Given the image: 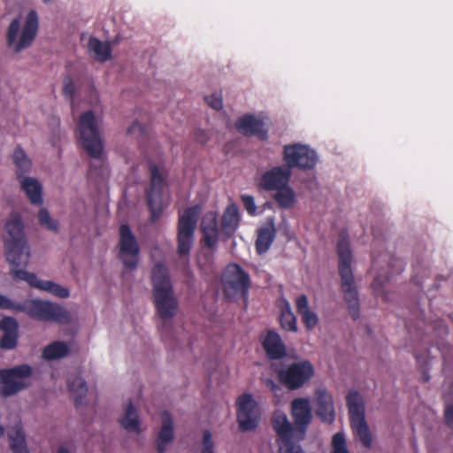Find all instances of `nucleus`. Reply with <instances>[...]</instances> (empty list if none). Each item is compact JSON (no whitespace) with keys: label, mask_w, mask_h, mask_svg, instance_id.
<instances>
[{"label":"nucleus","mask_w":453,"mask_h":453,"mask_svg":"<svg viewBox=\"0 0 453 453\" xmlns=\"http://www.w3.org/2000/svg\"><path fill=\"white\" fill-rule=\"evenodd\" d=\"M291 415L295 426L282 411H275L272 417L279 453H304L298 442L304 439L312 419L310 401L303 397L294 399L291 403Z\"/></svg>","instance_id":"f257e3e1"},{"label":"nucleus","mask_w":453,"mask_h":453,"mask_svg":"<svg viewBox=\"0 0 453 453\" xmlns=\"http://www.w3.org/2000/svg\"><path fill=\"white\" fill-rule=\"evenodd\" d=\"M78 132L82 147L88 156L93 159L100 161L98 165L95 162H90L88 173V177L96 176L104 178L108 174V169L105 162L103 160V140L98 130L96 116L92 111H87L80 116Z\"/></svg>","instance_id":"f03ea898"},{"label":"nucleus","mask_w":453,"mask_h":453,"mask_svg":"<svg viewBox=\"0 0 453 453\" xmlns=\"http://www.w3.org/2000/svg\"><path fill=\"white\" fill-rule=\"evenodd\" d=\"M339 256L338 271L341 277V289L350 317L357 320L360 317L359 295L351 269L352 254L348 235L341 232L337 242Z\"/></svg>","instance_id":"7ed1b4c3"},{"label":"nucleus","mask_w":453,"mask_h":453,"mask_svg":"<svg viewBox=\"0 0 453 453\" xmlns=\"http://www.w3.org/2000/svg\"><path fill=\"white\" fill-rule=\"evenodd\" d=\"M154 304L157 315L164 321L175 316L178 301L173 296V288L166 266L157 263L151 272Z\"/></svg>","instance_id":"20e7f679"},{"label":"nucleus","mask_w":453,"mask_h":453,"mask_svg":"<svg viewBox=\"0 0 453 453\" xmlns=\"http://www.w3.org/2000/svg\"><path fill=\"white\" fill-rule=\"evenodd\" d=\"M5 229L8 234L4 238L6 260L15 267L27 266L30 253L20 218L8 220Z\"/></svg>","instance_id":"39448f33"},{"label":"nucleus","mask_w":453,"mask_h":453,"mask_svg":"<svg viewBox=\"0 0 453 453\" xmlns=\"http://www.w3.org/2000/svg\"><path fill=\"white\" fill-rule=\"evenodd\" d=\"M12 310L27 313L29 318L44 322H56L61 325L69 324L72 320L70 312L61 305L40 299L29 300L22 305H16Z\"/></svg>","instance_id":"423d86ee"},{"label":"nucleus","mask_w":453,"mask_h":453,"mask_svg":"<svg viewBox=\"0 0 453 453\" xmlns=\"http://www.w3.org/2000/svg\"><path fill=\"white\" fill-rule=\"evenodd\" d=\"M38 27L37 13L35 11L32 10L26 17L25 24L21 30L19 39L18 40V35L20 31V23L19 19H14L9 25L6 34L8 46L13 48L15 52H19L29 47L36 36Z\"/></svg>","instance_id":"0eeeda50"},{"label":"nucleus","mask_w":453,"mask_h":453,"mask_svg":"<svg viewBox=\"0 0 453 453\" xmlns=\"http://www.w3.org/2000/svg\"><path fill=\"white\" fill-rule=\"evenodd\" d=\"M198 217L199 207L197 205L185 209L179 217L177 252L180 257L188 256L190 252Z\"/></svg>","instance_id":"6e6552de"},{"label":"nucleus","mask_w":453,"mask_h":453,"mask_svg":"<svg viewBox=\"0 0 453 453\" xmlns=\"http://www.w3.org/2000/svg\"><path fill=\"white\" fill-rule=\"evenodd\" d=\"M149 170L150 173V188L146 198L150 211V221L154 223L160 218L165 209L162 195L165 186V175L161 173L155 163L150 164Z\"/></svg>","instance_id":"1a4fd4ad"},{"label":"nucleus","mask_w":453,"mask_h":453,"mask_svg":"<svg viewBox=\"0 0 453 453\" xmlns=\"http://www.w3.org/2000/svg\"><path fill=\"white\" fill-rule=\"evenodd\" d=\"M346 400L351 427L358 435L363 445L369 448L372 445V435L365 421L361 395L357 391L351 390L348 393Z\"/></svg>","instance_id":"9d476101"},{"label":"nucleus","mask_w":453,"mask_h":453,"mask_svg":"<svg viewBox=\"0 0 453 453\" xmlns=\"http://www.w3.org/2000/svg\"><path fill=\"white\" fill-rule=\"evenodd\" d=\"M33 374L32 367L23 364L12 368L0 369V394L4 397L13 395L28 388L25 380Z\"/></svg>","instance_id":"9b49d317"},{"label":"nucleus","mask_w":453,"mask_h":453,"mask_svg":"<svg viewBox=\"0 0 453 453\" xmlns=\"http://www.w3.org/2000/svg\"><path fill=\"white\" fill-rule=\"evenodd\" d=\"M313 375V365L308 360L292 363L278 372L280 382L289 390L302 388Z\"/></svg>","instance_id":"f8f14e48"},{"label":"nucleus","mask_w":453,"mask_h":453,"mask_svg":"<svg viewBox=\"0 0 453 453\" xmlns=\"http://www.w3.org/2000/svg\"><path fill=\"white\" fill-rule=\"evenodd\" d=\"M283 161L287 165L286 168L290 171L296 167L302 170H311L317 164L318 156L315 150L307 145L288 144L283 148Z\"/></svg>","instance_id":"ddd939ff"},{"label":"nucleus","mask_w":453,"mask_h":453,"mask_svg":"<svg viewBox=\"0 0 453 453\" xmlns=\"http://www.w3.org/2000/svg\"><path fill=\"white\" fill-rule=\"evenodd\" d=\"M119 232V258L126 269L134 270L138 265L140 254L137 240L127 224L120 225Z\"/></svg>","instance_id":"4468645a"},{"label":"nucleus","mask_w":453,"mask_h":453,"mask_svg":"<svg viewBox=\"0 0 453 453\" xmlns=\"http://www.w3.org/2000/svg\"><path fill=\"white\" fill-rule=\"evenodd\" d=\"M237 421L242 432L254 430L259 421L260 412L251 395L243 394L237 399Z\"/></svg>","instance_id":"2eb2a0df"},{"label":"nucleus","mask_w":453,"mask_h":453,"mask_svg":"<svg viewBox=\"0 0 453 453\" xmlns=\"http://www.w3.org/2000/svg\"><path fill=\"white\" fill-rule=\"evenodd\" d=\"M250 286V275L237 264L226 267L224 279V292L226 296L241 294L246 296Z\"/></svg>","instance_id":"dca6fc26"},{"label":"nucleus","mask_w":453,"mask_h":453,"mask_svg":"<svg viewBox=\"0 0 453 453\" xmlns=\"http://www.w3.org/2000/svg\"><path fill=\"white\" fill-rule=\"evenodd\" d=\"M12 273L14 278L25 280L29 284V286L40 290L47 291L57 297L67 298L70 296L68 288L51 280H39L36 274L29 273L24 269H14L12 270Z\"/></svg>","instance_id":"f3484780"},{"label":"nucleus","mask_w":453,"mask_h":453,"mask_svg":"<svg viewBox=\"0 0 453 453\" xmlns=\"http://www.w3.org/2000/svg\"><path fill=\"white\" fill-rule=\"evenodd\" d=\"M12 273L14 278L25 280L29 284V286L40 290L47 291L57 297L67 298L70 296L68 288L51 280H39L36 274L29 273L24 269H14L12 270Z\"/></svg>","instance_id":"a211bd4d"},{"label":"nucleus","mask_w":453,"mask_h":453,"mask_svg":"<svg viewBox=\"0 0 453 453\" xmlns=\"http://www.w3.org/2000/svg\"><path fill=\"white\" fill-rule=\"evenodd\" d=\"M291 174L288 168L274 166L262 174L258 188L265 191H277L288 184Z\"/></svg>","instance_id":"6ab92c4d"},{"label":"nucleus","mask_w":453,"mask_h":453,"mask_svg":"<svg viewBox=\"0 0 453 453\" xmlns=\"http://www.w3.org/2000/svg\"><path fill=\"white\" fill-rule=\"evenodd\" d=\"M236 129L245 136H257L261 141L268 139V130L264 120L252 114H245L235 123Z\"/></svg>","instance_id":"aec40b11"},{"label":"nucleus","mask_w":453,"mask_h":453,"mask_svg":"<svg viewBox=\"0 0 453 453\" xmlns=\"http://www.w3.org/2000/svg\"><path fill=\"white\" fill-rule=\"evenodd\" d=\"M317 410L316 413L322 421L332 423L335 413L332 396L326 389H318L315 393Z\"/></svg>","instance_id":"412c9836"},{"label":"nucleus","mask_w":453,"mask_h":453,"mask_svg":"<svg viewBox=\"0 0 453 453\" xmlns=\"http://www.w3.org/2000/svg\"><path fill=\"white\" fill-rule=\"evenodd\" d=\"M276 237V228L273 219H270L266 224L257 229V236L255 242L256 251L258 255L266 253Z\"/></svg>","instance_id":"4be33fe9"},{"label":"nucleus","mask_w":453,"mask_h":453,"mask_svg":"<svg viewBox=\"0 0 453 453\" xmlns=\"http://www.w3.org/2000/svg\"><path fill=\"white\" fill-rule=\"evenodd\" d=\"M263 348L270 359L278 360L286 356L285 345L278 333L268 331L262 342Z\"/></svg>","instance_id":"5701e85b"},{"label":"nucleus","mask_w":453,"mask_h":453,"mask_svg":"<svg viewBox=\"0 0 453 453\" xmlns=\"http://www.w3.org/2000/svg\"><path fill=\"white\" fill-rule=\"evenodd\" d=\"M240 221L238 207L235 204H230L225 210L220 224V230L224 236L229 238L235 233Z\"/></svg>","instance_id":"b1692460"},{"label":"nucleus","mask_w":453,"mask_h":453,"mask_svg":"<svg viewBox=\"0 0 453 453\" xmlns=\"http://www.w3.org/2000/svg\"><path fill=\"white\" fill-rule=\"evenodd\" d=\"M163 421L161 429L157 439V449L158 453H165L166 445L173 440V419L170 413L163 411Z\"/></svg>","instance_id":"393cba45"},{"label":"nucleus","mask_w":453,"mask_h":453,"mask_svg":"<svg viewBox=\"0 0 453 453\" xmlns=\"http://www.w3.org/2000/svg\"><path fill=\"white\" fill-rule=\"evenodd\" d=\"M297 312L302 316L303 323L308 330L313 329L319 323L317 314L309 308L308 298L305 295L299 296L296 300Z\"/></svg>","instance_id":"a878e982"},{"label":"nucleus","mask_w":453,"mask_h":453,"mask_svg":"<svg viewBox=\"0 0 453 453\" xmlns=\"http://www.w3.org/2000/svg\"><path fill=\"white\" fill-rule=\"evenodd\" d=\"M21 188L26 193L30 203L35 205L42 203V188L37 180L31 177H24L19 180Z\"/></svg>","instance_id":"bb28decb"},{"label":"nucleus","mask_w":453,"mask_h":453,"mask_svg":"<svg viewBox=\"0 0 453 453\" xmlns=\"http://www.w3.org/2000/svg\"><path fill=\"white\" fill-rule=\"evenodd\" d=\"M88 49L92 57L99 62H105L111 57V47L110 43L102 42L96 37L89 38Z\"/></svg>","instance_id":"cd10ccee"},{"label":"nucleus","mask_w":453,"mask_h":453,"mask_svg":"<svg viewBox=\"0 0 453 453\" xmlns=\"http://www.w3.org/2000/svg\"><path fill=\"white\" fill-rule=\"evenodd\" d=\"M13 163L16 166V174L19 180L23 179L25 174L28 173L32 167L29 157L20 146H18L12 155Z\"/></svg>","instance_id":"c85d7f7f"},{"label":"nucleus","mask_w":453,"mask_h":453,"mask_svg":"<svg viewBox=\"0 0 453 453\" xmlns=\"http://www.w3.org/2000/svg\"><path fill=\"white\" fill-rule=\"evenodd\" d=\"M70 348L65 342L55 341L43 348L42 357L46 360H56L68 356Z\"/></svg>","instance_id":"c756f323"},{"label":"nucleus","mask_w":453,"mask_h":453,"mask_svg":"<svg viewBox=\"0 0 453 453\" xmlns=\"http://www.w3.org/2000/svg\"><path fill=\"white\" fill-rule=\"evenodd\" d=\"M68 390L71 396L73 398L75 405L78 406L82 403L83 399L87 395L86 381L80 376H75L68 380Z\"/></svg>","instance_id":"7c9ffc66"},{"label":"nucleus","mask_w":453,"mask_h":453,"mask_svg":"<svg viewBox=\"0 0 453 453\" xmlns=\"http://www.w3.org/2000/svg\"><path fill=\"white\" fill-rule=\"evenodd\" d=\"M273 199L282 209H291L294 207L296 202V194L293 188L288 186V184L284 188L277 190L273 195Z\"/></svg>","instance_id":"2f4dec72"},{"label":"nucleus","mask_w":453,"mask_h":453,"mask_svg":"<svg viewBox=\"0 0 453 453\" xmlns=\"http://www.w3.org/2000/svg\"><path fill=\"white\" fill-rule=\"evenodd\" d=\"M121 426L129 432H139L140 421L134 406L129 401L124 417L120 419Z\"/></svg>","instance_id":"473e14b6"},{"label":"nucleus","mask_w":453,"mask_h":453,"mask_svg":"<svg viewBox=\"0 0 453 453\" xmlns=\"http://www.w3.org/2000/svg\"><path fill=\"white\" fill-rule=\"evenodd\" d=\"M9 439L12 453H29L26 445L25 435L21 429H16L13 434L9 435Z\"/></svg>","instance_id":"72a5a7b5"},{"label":"nucleus","mask_w":453,"mask_h":453,"mask_svg":"<svg viewBox=\"0 0 453 453\" xmlns=\"http://www.w3.org/2000/svg\"><path fill=\"white\" fill-rule=\"evenodd\" d=\"M280 321L283 329L292 332L297 330L296 319L288 306L281 311Z\"/></svg>","instance_id":"f704fd0d"},{"label":"nucleus","mask_w":453,"mask_h":453,"mask_svg":"<svg viewBox=\"0 0 453 453\" xmlns=\"http://www.w3.org/2000/svg\"><path fill=\"white\" fill-rule=\"evenodd\" d=\"M38 220L40 225L48 230L57 232L58 229V222L50 217L48 210L45 208L40 209Z\"/></svg>","instance_id":"c9c22d12"},{"label":"nucleus","mask_w":453,"mask_h":453,"mask_svg":"<svg viewBox=\"0 0 453 453\" xmlns=\"http://www.w3.org/2000/svg\"><path fill=\"white\" fill-rule=\"evenodd\" d=\"M204 245L211 249L216 246L219 240V228H201Z\"/></svg>","instance_id":"e433bc0d"},{"label":"nucleus","mask_w":453,"mask_h":453,"mask_svg":"<svg viewBox=\"0 0 453 453\" xmlns=\"http://www.w3.org/2000/svg\"><path fill=\"white\" fill-rule=\"evenodd\" d=\"M331 453H349L347 448L346 439L343 434L336 433L333 436Z\"/></svg>","instance_id":"4c0bfd02"},{"label":"nucleus","mask_w":453,"mask_h":453,"mask_svg":"<svg viewBox=\"0 0 453 453\" xmlns=\"http://www.w3.org/2000/svg\"><path fill=\"white\" fill-rule=\"evenodd\" d=\"M63 95L70 102L71 106H73V97L75 95V85L73 79L68 75L63 80Z\"/></svg>","instance_id":"58836bf2"},{"label":"nucleus","mask_w":453,"mask_h":453,"mask_svg":"<svg viewBox=\"0 0 453 453\" xmlns=\"http://www.w3.org/2000/svg\"><path fill=\"white\" fill-rule=\"evenodd\" d=\"M389 278L387 277L385 280L380 275L376 276L372 283V288L376 296H380L384 301H388V295L384 290L385 281H388Z\"/></svg>","instance_id":"ea45409f"},{"label":"nucleus","mask_w":453,"mask_h":453,"mask_svg":"<svg viewBox=\"0 0 453 453\" xmlns=\"http://www.w3.org/2000/svg\"><path fill=\"white\" fill-rule=\"evenodd\" d=\"M18 333H4L0 340V348L12 349L17 346Z\"/></svg>","instance_id":"a19ab883"},{"label":"nucleus","mask_w":453,"mask_h":453,"mask_svg":"<svg viewBox=\"0 0 453 453\" xmlns=\"http://www.w3.org/2000/svg\"><path fill=\"white\" fill-rule=\"evenodd\" d=\"M0 329L3 333H18L19 325L15 319L4 317L0 320Z\"/></svg>","instance_id":"79ce46f5"},{"label":"nucleus","mask_w":453,"mask_h":453,"mask_svg":"<svg viewBox=\"0 0 453 453\" xmlns=\"http://www.w3.org/2000/svg\"><path fill=\"white\" fill-rule=\"evenodd\" d=\"M200 228H219L217 214L215 212H207L202 219Z\"/></svg>","instance_id":"37998d69"},{"label":"nucleus","mask_w":453,"mask_h":453,"mask_svg":"<svg viewBox=\"0 0 453 453\" xmlns=\"http://www.w3.org/2000/svg\"><path fill=\"white\" fill-rule=\"evenodd\" d=\"M242 202L243 203V206L247 212L250 215H255L257 211V206L255 203V199L252 196L250 195H242Z\"/></svg>","instance_id":"c03bdc74"},{"label":"nucleus","mask_w":453,"mask_h":453,"mask_svg":"<svg viewBox=\"0 0 453 453\" xmlns=\"http://www.w3.org/2000/svg\"><path fill=\"white\" fill-rule=\"evenodd\" d=\"M206 103L214 110H220L223 107L221 94H212L204 97Z\"/></svg>","instance_id":"a18cd8bd"},{"label":"nucleus","mask_w":453,"mask_h":453,"mask_svg":"<svg viewBox=\"0 0 453 453\" xmlns=\"http://www.w3.org/2000/svg\"><path fill=\"white\" fill-rule=\"evenodd\" d=\"M201 453H213V442L209 430L203 432V448Z\"/></svg>","instance_id":"49530a36"},{"label":"nucleus","mask_w":453,"mask_h":453,"mask_svg":"<svg viewBox=\"0 0 453 453\" xmlns=\"http://www.w3.org/2000/svg\"><path fill=\"white\" fill-rule=\"evenodd\" d=\"M146 127L139 121H134L127 130L129 134H141L143 135L146 133Z\"/></svg>","instance_id":"de8ad7c7"},{"label":"nucleus","mask_w":453,"mask_h":453,"mask_svg":"<svg viewBox=\"0 0 453 453\" xmlns=\"http://www.w3.org/2000/svg\"><path fill=\"white\" fill-rule=\"evenodd\" d=\"M14 308V303L8 297L0 295V309H12Z\"/></svg>","instance_id":"09e8293b"},{"label":"nucleus","mask_w":453,"mask_h":453,"mask_svg":"<svg viewBox=\"0 0 453 453\" xmlns=\"http://www.w3.org/2000/svg\"><path fill=\"white\" fill-rule=\"evenodd\" d=\"M444 417L447 425L450 427H453V405L448 407L445 410Z\"/></svg>","instance_id":"8fccbe9b"},{"label":"nucleus","mask_w":453,"mask_h":453,"mask_svg":"<svg viewBox=\"0 0 453 453\" xmlns=\"http://www.w3.org/2000/svg\"><path fill=\"white\" fill-rule=\"evenodd\" d=\"M266 386L273 391H276L279 387L277 386V384L271 379H268L266 380Z\"/></svg>","instance_id":"3c124183"},{"label":"nucleus","mask_w":453,"mask_h":453,"mask_svg":"<svg viewBox=\"0 0 453 453\" xmlns=\"http://www.w3.org/2000/svg\"><path fill=\"white\" fill-rule=\"evenodd\" d=\"M430 380V376L428 374V372L426 368H424V371L422 372L421 380L423 382H427Z\"/></svg>","instance_id":"603ef678"},{"label":"nucleus","mask_w":453,"mask_h":453,"mask_svg":"<svg viewBox=\"0 0 453 453\" xmlns=\"http://www.w3.org/2000/svg\"><path fill=\"white\" fill-rule=\"evenodd\" d=\"M58 453H70L69 450L65 447H60Z\"/></svg>","instance_id":"864d4df0"},{"label":"nucleus","mask_w":453,"mask_h":453,"mask_svg":"<svg viewBox=\"0 0 453 453\" xmlns=\"http://www.w3.org/2000/svg\"><path fill=\"white\" fill-rule=\"evenodd\" d=\"M415 358L417 360V363L418 364L419 366H421V363H422V359H421V357L418 354H415Z\"/></svg>","instance_id":"5fc2aeb1"},{"label":"nucleus","mask_w":453,"mask_h":453,"mask_svg":"<svg viewBox=\"0 0 453 453\" xmlns=\"http://www.w3.org/2000/svg\"><path fill=\"white\" fill-rule=\"evenodd\" d=\"M4 434V428L3 426L0 425V438L3 437Z\"/></svg>","instance_id":"6e6d98bb"},{"label":"nucleus","mask_w":453,"mask_h":453,"mask_svg":"<svg viewBox=\"0 0 453 453\" xmlns=\"http://www.w3.org/2000/svg\"><path fill=\"white\" fill-rule=\"evenodd\" d=\"M372 266L374 267L375 266V263H376V258H375V257L373 255L372 256Z\"/></svg>","instance_id":"4d7b16f0"},{"label":"nucleus","mask_w":453,"mask_h":453,"mask_svg":"<svg viewBox=\"0 0 453 453\" xmlns=\"http://www.w3.org/2000/svg\"><path fill=\"white\" fill-rule=\"evenodd\" d=\"M51 0H43L44 3H50Z\"/></svg>","instance_id":"13d9d810"}]
</instances>
